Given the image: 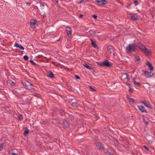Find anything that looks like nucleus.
<instances>
[{"instance_id": "nucleus-52", "label": "nucleus", "mask_w": 155, "mask_h": 155, "mask_svg": "<svg viewBox=\"0 0 155 155\" xmlns=\"http://www.w3.org/2000/svg\"><path fill=\"white\" fill-rule=\"evenodd\" d=\"M37 94H36L35 95L36 96H37Z\"/></svg>"}, {"instance_id": "nucleus-2", "label": "nucleus", "mask_w": 155, "mask_h": 155, "mask_svg": "<svg viewBox=\"0 0 155 155\" xmlns=\"http://www.w3.org/2000/svg\"><path fill=\"white\" fill-rule=\"evenodd\" d=\"M136 47L134 44H130L127 46L126 48V51L127 54L130 53L131 51L135 52L136 51Z\"/></svg>"}, {"instance_id": "nucleus-21", "label": "nucleus", "mask_w": 155, "mask_h": 155, "mask_svg": "<svg viewBox=\"0 0 155 155\" xmlns=\"http://www.w3.org/2000/svg\"><path fill=\"white\" fill-rule=\"evenodd\" d=\"M107 48L108 50L110 51L113 50L114 48L111 45H108L107 47Z\"/></svg>"}, {"instance_id": "nucleus-37", "label": "nucleus", "mask_w": 155, "mask_h": 155, "mask_svg": "<svg viewBox=\"0 0 155 155\" xmlns=\"http://www.w3.org/2000/svg\"><path fill=\"white\" fill-rule=\"evenodd\" d=\"M89 70H90V71L92 72H94V69L92 67H91L89 69Z\"/></svg>"}, {"instance_id": "nucleus-25", "label": "nucleus", "mask_w": 155, "mask_h": 155, "mask_svg": "<svg viewBox=\"0 0 155 155\" xmlns=\"http://www.w3.org/2000/svg\"><path fill=\"white\" fill-rule=\"evenodd\" d=\"M83 65L86 68L89 70L91 67V66H89L88 65H87V64L86 63H84V64H83Z\"/></svg>"}, {"instance_id": "nucleus-19", "label": "nucleus", "mask_w": 155, "mask_h": 155, "mask_svg": "<svg viewBox=\"0 0 155 155\" xmlns=\"http://www.w3.org/2000/svg\"><path fill=\"white\" fill-rule=\"evenodd\" d=\"M95 31H93L91 30L89 31L88 32L89 35L91 36H94L95 35Z\"/></svg>"}, {"instance_id": "nucleus-47", "label": "nucleus", "mask_w": 155, "mask_h": 155, "mask_svg": "<svg viewBox=\"0 0 155 155\" xmlns=\"http://www.w3.org/2000/svg\"><path fill=\"white\" fill-rule=\"evenodd\" d=\"M84 1V0H81L78 3V4H81Z\"/></svg>"}, {"instance_id": "nucleus-13", "label": "nucleus", "mask_w": 155, "mask_h": 155, "mask_svg": "<svg viewBox=\"0 0 155 155\" xmlns=\"http://www.w3.org/2000/svg\"><path fill=\"white\" fill-rule=\"evenodd\" d=\"M95 2L98 3L99 6L106 5V3L102 1V0H96Z\"/></svg>"}, {"instance_id": "nucleus-48", "label": "nucleus", "mask_w": 155, "mask_h": 155, "mask_svg": "<svg viewBox=\"0 0 155 155\" xmlns=\"http://www.w3.org/2000/svg\"><path fill=\"white\" fill-rule=\"evenodd\" d=\"M102 1L106 3V4H107V2L106 1V0H102Z\"/></svg>"}, {"instance_id": "nucleus-26", "label": "nucleus", "mask_w": 155, "mask_h": 155, "mask_svg": "<svg viewBox=\"0 0 155 155\" xmlns=\"http://www.w3.org/2000/svg\"><path fill=\"white\" fill-rule=\"evenodd\" d=\"M8 83L11 85H14V82L11 80H9L8 81Z\"/></svg>"}, {"instance_id": "nucleus-38", "label": "nucleus", "mask_w": 155, "mask_h": 155, "mask_svg": "<svg viewBox=\"0 0 155 155\" xmlns=\"http://www.w3.org/2000/svg\"><path fill=\"white\" fill-rule=\"evenodd\" d=\"M10 155H18L17 154L13 152H11L10 153Z\"/></svg>"}, {"instance_id": "nucleus-40", "label": "nucleus", "mask_w": 155, "mask_h": 155, "mask_svg": "<svg viewBox=\"0 0 155 155\" xmlns=\"http://www.w3.org/2000/svg\"><path fill=\"white\" fill-rule=\"evenodd\" d=\"M12 92L14 94H18V92L14 90H13L12 91Z\"/></svg>"}, {"instance_id": "nucleus-29", "label": "nucleus", "mask_w": 155, "mask_h": 155, "mask_svg": "<svg viewBox=\"0 0 155 155\" xmlns=\"http://www.w3.org/2000/svg\"><path fill=\"white\" fill-rule=\"evenodd\" d=\"M23 59L25 60V61H27L29 59V57L27 55H25L23 57Z\"/></svg>"}, {"instance_id": "nucleus-30", "label": "nucleus", "mask_w": 155, "mask_h": 155, "mask_svg": "<svg viewBox=\"0 0 155 155\" xmlns=\"http://www.w3.org/2000/svg\"><path fill=\"white\" fill-rule=\"evenodd\" d=\"M18 119L20 120H21L23 119V116L21 114H20L18 117Z\"/></svg>"}, {"instance_id": "nucleus-41", "label": "nucleus", "mask_w": 155, "mask_h": 155, "mask_svg": "<svg viewBox=\"0 0 155 155\" xmlns=\"http://www.w3.org/2000/svg\"><path fill=\"white\" fill-rule=\"evenodd\" d=\"M129 88V91L130 92H132L133 91V90L132 89L131 87H130Z\"/></svg>"}, {"instance_id": "nucleus-42", "label": "nucleus", "mask_w": 155, "mask_h": 155, "mask_svg": "<svg viewBox=\"0 0 155 155\" xmlns=\"http://www.w3.org/2000/svg\"><path fill=\"white\" fill-rule=\"evenodd\" d=\"M144 122L146 125H147L148 124L149 122L148 121L144 120Z\"/></svg>"}, {"instance_id": "nucleus-8", "label": "nucleus", "mask_w": 155, "mask_h": 155, "mask_svg": "<svg viewBox=\"0 0 155 155\" xmlns=\"http://www.w3.org/2000/svg\"><path fill=\"white\" fill-rule=\"evenodd\" d=\"M142 71L144 72V74L147 76V77H151L154 75V74L151 72H149L148 71L144 70H142Z\"/></svg>"}, {"instance_id": "nucleus-11", "label": "nucleus", "mask_w": 155, "mask_h": 155, "mask_svg": "<svg viewBox=\"0 0 155 155\" xmlns=\"http://www.w3.org/2000/svg\"><path fill=\"white\" fill-rule=\"evenodd\" d=\"M130 17L132 19L135 21H137L138 19V16L136 13L131 14Z\"/></svg>"}, {"instance_id": "nucleus-45", "label": "nucleus", "mask_w": 155, "mask_h": 155, "mask_svg": "<svg viewBox=\"0 0 155 155\" xmlns=\"http://www.w3.org/2000/svg\"><path fill=\"white\" fill-rule=\"evenodd\" d=\"M45 14H46L45 13V12L44 13V14H43V15L42 16H43V18H45V17H46V15Z\"/></svg>"}, {"instance_id": "nucleus-6", "label": "nucleus", "mask_w": 155, "mask_h": 155, "mask_svg": "<svg viewBox=\"0 0 155 155\" xmlns=\"http://www.w3.org/2000/svg\"><path fill=\"white\" fill-rule=\"evenodd\" d=\"M96 146L97 148L100 150H103L104 148V147L102 145V143L100 142L97 143Z\"/></svg>"}, {"instance_id": "nucleus-32", "label": "nucleus", "mask_w": 155, "mask_h": 155, "mask_svg": "<svg viewBox=\"0 0 155 155\" xmlns=\"http://www.w3.org/2000/svg\"><path fill=\"white\" fill-rule=\"evenodd\" d=\"M40 7L42 8V9H44L45 7L44 4L42 3H40Z\"/></svg>"}, {"instance_id": "nucleus-24", "label": "nucleus", "mask_w": 155, "mask_h": 155, "mask_svg": "<svg viewBox=\"0 0 155 155\" xmlns=\"http://www.w3.org/2000/svg\"><path fill=\"white\" fill-rule=\"evenodd\" d=\"M123 75H125L126 76V78H127V81H130V78H129V75L127 73H124L123 74Z\"/></svg>"}, {"instance_id": "nucleus-33", "label": "nucleus", "mask_w": 155, "mask_h": 155, "mask_svg": "<svg viewBox=\"0 0 155 155\" xmlns=\"http://www.w3.org/2000/svg\"><path fill=\"white\" fill-rule=\"evenodd\" d=\"M4 143H2L0 144V150H2V149L4 147Z\"/></svg>"}, {"instance_id": "nucleus-50", "label": "nucleus", "mask_w": 155, "mask_h": 155, "mask_svg": "<svg viewBox=\"0 0 155 155\" xmlns=\"http://www.w3.org/2000/svg\"><path fill=\"white\" fill-rule=\"evenodd\" d=\"M54 0L56 3H57V4H58V2H59L58 0Z\"/></svg>"}, {"instance_id": "nucleus-15", "label": "nucleus", "mask_w": 155, "mask_h": 155, "mask_svg": "<svg viewBox=\"0 0 155 155\" xmlns=\"http://www.w3.org/2000/svg\"><path fill=\"white\" fill-rule=\"evenodd\" d=\"M14 46L16 48H18L20 50H24L25 49L24 47H22L21 45H19L18 43H15V44Z\"/></svg>"}, {"instance_id": "nucleus-23", "label": "nucleus", "mask_w": 155, "mask_h": 155, "mask_svg": "<svg viewBox=\"0 0 155 155\" xmlns=\"http://www.w3.org/2000/svg\"><path fill=\"white\" fill-rule=\"evenodd\" d=\"M71 105L73 107H78V104L76 102H73Z\"/></svg>"}, {"instance_id": "nucleus-10", "label": "nucleus", "mask_w": 155, "mask_h": 155, "mask_svg": "<svg viewBox=\"0 0 155 155\" xmlns=\"http://www.w3.org/2000/svg\"><path fill=\"white\" fill-rule=\"evenodd\" d=\"M138 107L139 110L142 113H146L147 110H146L145 108L142 105H138Z\"/></svg>"}, {"instance_id": "nucleus-16", "label": "nucleus", "mask_w": 155, "mask_h": 155, "mask_svg": "<svg viewBox=\"0 0 155 155\" xmlns=\"http://www.w3.org/2000/svg\"><path fill=\"white\" fill-rule=\"evenodd\" d=\"M132 82L134 84L136 85H137L139 87H141L142 86L140 83L139 82H137L135 81V78H133L132 80Z\"/></svg>"}, {"instance_id": "nucleus-36", "label": "nucleus", "mask_w": 155, "mask_h": 155, "mask_svg": "<svg viewBox=\"0 0 155 155\" xmlns=\"http://www.w3.org/2000/svg\"><path fill=\"white\" fill-rule=\"evenodd\" d=\"M75 78L76 79H80V77L78 75H75Z\"/></svg>"}, {"instance_id": "nucleus-46", "label": "nucleus", "mask_w": 155, "mask_h": 155, "mask_svg": "<svg viewBox=\"0 0 155 155\" xmlns=\"http://www.w3.org/2000/svg\"><path fill=\"white\" fill-rule=\"evenodd\" d=\"M34 8L35 9H36L37 10V11H38V7L37 6H35L34 7Z\"/></svg>"}, {"instance_id": "nucleus-1", "label": "nucleus", "mask_w": 155, "mask_h": 155, "mask_svg": "<svg viewBox=\"0 0 155 155\" xmlns=\"http://www.w3.org/2000/svg\"><path fill=\"white\" fill-rule=\"evenodd\" d=\"M137 46L141 50V51L147 55H151L150 51L147 49L145 46L141 43H137Z\"/></svg>"}, {"instance_id": "nucleus-4", "label": "nucleus", "mask_w": 155, "mask_h": 155, "mask_svg": "<svg viewBox=\"0 0 155 155\" xmlns=\"http://www.w3.org/2000/svg\"><path fill=\"white\" fill-rule=\"evenodd\" d=\"M98 64L100 66H105L107 67H110L111 66L110 63L107 60H106L103 62H98Z\"/></svg>"}, {"instance_id": "nucleus-5", "label": "nucleus", "mask_w": 155, "mask_h": 155, "mask_svg": "<svg viewBox=\"0 0 155 155\" xmlns=\"http://www.w3.org/2000/svg\"><path fill=\"white\" fill-rule=\"evenodd\" d=\"M65 31L67 32V35L68 36V38H71L70 36L71 35L72 31L71 28L69 26H67L66 27Z\"/></svg>"}, {"instance_id": "nucleus-12", "label": "nucleus", "mask_w": 155, "mask_h": 155, "mask_svg": "<svg viewBox=\"0 0 155 155\" xmlns=\"http://www.w3.org/2000/svg\"><path fill=\"white\" fill-rule=\"evenodd\" d=\"M146 64L148 66L151 71H153V67L152 64L150 62H148Z\"/></svg>"}, {"instance_id": "nucleus-22", "label": "nucleus", "mask_w": 155, "mask_h": 155, "mask_svg": "<svg viewBox=\"0 0 155 155\" xmlns=\"http://www.w3.org/2000/svg\"><path fill=\"white\" fill-rule=\"evenodd\" d=\"M128 101L130 102H132L133 104H135L136 103L134 100L132 98H129Z\"/></svg>"}, {"instance_id": "nucleus-35", "label": "nucleus", "mask_w": 155, "mask_h": 155, "mask_svg": "<svg viewBox=\"0 0 155 155\" xmlns=\"http://www.w3.org/2000/svg\"><path fill=\"white\" fill-rule=\"evenodd\" d=\"M134 2L135 6L139 4L137 0L134 1Z\"/></svg>"}, {"instance_id": "nucleus-18", "label": "nucleus", "mask_w": 155, "mask_h": 155, "mask_svg": "<svg viewBox=\"0 0 155 155\" xmlns=\"http://www.w3.org/2000/svg\"><path fill=\"white\" fill-rule=\"evenodd\" d=\"M47 76L50 78H54V76L53 73L50 71H49L48 72Z\"/></svg>"}, {"instance_id": "nucleus-3", "label": "nucleus", "mask_w": 155, "mask_h": 155, "mask_svg": "<svg viewBox=\"0 0 155 155\" xmlns=\"http://www.w3.org/2000/svg\"><path fill=\"white\" fill-rule=\"evenodd\" d=\"M22 83L24 87L25 88L30 90H32L34 89L33 87H31V86H33V84L30 83L28 81L26 80L22 82Z\"/></svg>"}, {"instance_id": "nucleus-7", "label": "nucleus", "mask_w": 155, "mask_h": 155, "mask_svg": "<svg viewBox=\"0 0 155 155\" xmlns=\"http://www.w3.org/2000/svg\"><path fill=\"white\" fill-rule=\"evenodd\" d=\"M141 103L144 104L145 106L150 109L152 108V107L150 106V104L148 101H147L146 100H144L142 101Z\"/></svg>"}, {"instance_id": "nucleus-9", "label": "nucleus", "mask_w": 155, "mask_h": 155, "mask_svg": "<svg viewBox=\"0 0 155 155\" xmlns=\"http://www.w3.org/2000/svg\"><path fill=\"white\" fill-rule=\"evenodd\" d=\"M63 127L64 128H68L69 127V123L68 121L64 120L63 122Z\"/></svg>"}, {"instance_id": "nucleus-39", "label": "nucleus", "mask_w": 155, "mask_h": 155, "mask_svg": "<svg viewBox=\"0 0 155 155\" xmlns=\"http://www.w3.org/2000/svg\"><path fill=\"white\" fill-rule=\"evenodd\" d=\"M92 17H93L95 19H96L97 17V16L96 15H92Z\"/></svg>"}, {"instance_id": "nucleus-34", "label": "nucleus", "mask_w": 155, "mask_h": 155, "mask_svg": "<svg viewBox=\"0 0 155 155\" xmlns=\"http://www.w3.org/2000/svg\"><path fill=\"white\" fill-rule=\"evenodd\" d=\"M125 84L127 85L128 86L129 88L131 87V86L130 84L128 82H126L125 83Z\"/></svg>"}, {"instance_id": "nucleus-27", "label": "nucleus", "mask_w": 155, "mask_h": 155, "mask_svg": "<svg viewBox=\"0 0 155 155\" xmlns=\"http://www.w3.org/2000/svg\"><path fill=\"white\" fill-rule=\"evenodd\" d=\"M135 61H139L140 60V59L139 57L138 56H135Z\"/></svg>"}, {"instance_id": "nucleus-49", "label": "nucleus", "mask_w": 155, "mask_h": 155, "mask_svg": "<svg viewBox=\"0 0 155 155\" xmlns=\"http://www.w3.org/2000/svg\"><path fill=\"white\" fill-rule=\"evenodd\" d=\"M83 16V15H82L81 14L79 16V18H82Z\"/></svg>"}, {"instance_id": "nucleus-31", "label": "nucleus", "mask_w": 155, "mask_h": 155, "mask_svg": "<svg viewBox=\"0 0 155 155\" xmlns=\"http://www.w3.org/2000/svg\"><path fill=\"white\" fill-rule=\"evenodd\" d=\"M90 90L92 91H96V90L91 86H90Z\"/></svg>"}, {"instance_id": "nucleus-17", "label": "nucleus", "mask_w": 155, "mask_h": 155, "mask_svg": "<svg viewBox=\"0 0 155 155\" xmlns=\"http://www.w3.org/2000/svg\"><path fill=\"white\" fill-rule=\"evenodd\" d=\"M30 22L31 25H35L36 24L37 22V20L35 19H32L31 20Z\"/></svg>"}, {"instance_id": "nucleus-44", "label": "nucleus", "mask_w": 155, "mask_h": 155, "mask_svg": "<svg viewBox=\"0 0 155 155\" xmlns=\"http://www.w3.org/2000/svg\"><path fill=\"white\" fill-rule=\"evenodd\" d=\"M144 147L147 150H149V149L146 146H144Z\"/></svg>"}, {"instance_id": "nucleus-20", "label": "nucleus", "mask_w": 155, "mask_h": 155, "mask_svg": "<svg viewBox=\"0 0 155 155\" xmlns=\"http://www.w3.org/2000/svg\"><path fill=\"white\" fill-rule=\"evenodd\" d=\"M29 130L28 129L27 127L25 128V130L24 132L23 135L25 136H26L29 133Z\"/></svg>"}, {"instance_id": "nucleus-14", "label": "nucleus", "mask_w": 155, "mask_h": 155, "mask_svg": "<svg viewBox=\"0 0 155 155\" xmlns=\"http://www.w3.org/2000/svg\"><path fill=\"white\" fill-rule=\"evenodd\" d=\"M90 40L91 41V44L92 45L93 47L95 48H98V46L96 44L95 42L92 39H91Z\"/></svg>"}, {"instance_id": "nucleus-28", "label": "nucleus", "mask_w": 155, "mask_h": 155, "mask_svg": "<svg viewBox=\"0 0 155 155\" xmlns=\"http://www.w3.org/2000/svg\"><path fill=\"white\" fill-rule=\"evenodd\" d=\"M30 62L31 64H32V65H37V66H38V65L36 63H35V62H34V61L33 60H31L29 61Z\"/></svg>"}, {"instance_id": "nucleus-43", "label": "nucleus", "mask_w": 155, "mask_h": 155, "mask_svg": "<svg viewBox=\"0 0 155 155\" xmlns=\"http://www.w3.org/2000/svg\"><path fill=\"white\" fill-rule=\"evenodd\" d=\"M26 4H27V5H28V6H30L31 4V3L26 2Z\"/></svg>"}, {"instance_id": "nucleus-51", "label": "nucleus", "mask_w": 155, "mask_h": 155, "mask_svg": "<svg viewBox=\"0 0 155 155\" xmlns=\"http://www.w3.org/2000/svg\"><path fill=\"white\" fill-rule=\"evenodd\" d=\"M127 99L128 100V98H130V97H129L128 94H127Z\"/></svg>"}]
</instances>
